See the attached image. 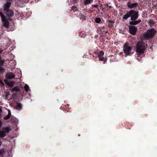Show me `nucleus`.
<instances>
[{"mask_svg":"<svg viewBox=\"0 0 157 157\" xmlns=\"http://www.w3.org/2000/svg\"><path fill=\"white\" fill-rule=\"evenodd\" d=\"M4 12L6 13V15L9 17H12L13 15V12L11 10H8Z\"/></svg>","mask_w":157,"mask_h":157,"instance_id":"nucleus-11","label":"nucleus"},{"mask_svg":"<svg viewBox=\"0 0 157 157\" xmlns=\"http://www.w3.org/2000/svg\"><path fill=\"white\" fill-rule=\"evenodd\" d=\"M111 8V6H109V8Z\"/></svg>","mask_w":157,"mask_h":157,"instance_id":"nucleus-33","label":"nucleus"},{"mask_svg":"<svg viewBox=\"0 0 157 157\" xmlns=\"http://www.w3.org/2000/svg\"><path fill=\"white\" fill-rule=\"evenodd\" d=\"M5 98L7 100H10L12 98L10 94L9 91H6L5 92Z\"/></svg>","mask_w":157,"mask_h":157,"instance_id":"nucleus-13","label":"nucleus"},{"mask_svg":"<svg viewBox=\"0 0 157 157\" xmlns=\"http://www.w3.org/2000/svg\"><path fill=\"white\" fill-rule=\"evenodd\" d=\"M11 3L8 2L6 3L4 5L3 9L4 11H5L6 10H9V9Z\"/></svg>","mask_w":157,"mask_h":157,"instance_id":"nucleus-12","label":"nucleus"},{"mask_svg":"<svg viewBox=\"0 0 157 157\" xmlns=\"http://www.w3.org/2000/svg\"><path fill=\"white\" fill-rule=\"evenodd\" d=\"M2 129L3 131L5 132V133H8L11 130V128L10 127H6L5 128H3Z\"/></svg>","mask_w":157,"mask_h":157,"instance_id":"nucleus-15","label":"nucleus"},{"mask_svg":"<svg viewBox=\"0 0 157 157\" xmlns=\"http://www.w3.org/2000/svg\"><path fill=\"white\" fill-rule=\"evenodd\" d=\"M7 110L8 111V114L7 116H5L4 117V120L8 119L10 118V117L11 116V114L10 110L8 109H7Z\"/></svg>","mask_w":157,"mask_h":157,"instance_id":"nucleus-14","label":"nucleus"},{"mask_svg":"<svg viewBox=\"0 0 157 157\" xmlns=\"http://www.w3.org/2000/svg\"><path fill=\"white\" fill-rule=\"evenodd\" d=\"M4 81L6 84H7L9 86L11 87H13L15 83V82L13 81L7 80L5 79L4 80Z\"/></svg>","mask_w":157,"mask_h":157,"instance_id":"nucleus-10","label":"nucleus"},{"mask_svg":"<svg viewBox=\"0 0 157 157\" xmlns=\"http://www.w3.org/2000/svg\"><path fill=\"white\" fill-rule=\"evenodd\" d=\"M147 47V45L142 41L138 42L136 45V52L140 56H144L145 49Z\"/></svg>","mask_w":157,"mask_h":157,"instance_id":"nucleus-2","label":"nucleus"},{"mask_svg":"<svg viewBox=\"0 0 157 157\" xmlns=\"http://www.w3.org/2000/svg\"><path fill=\"white\" fill-rule=\"evenodd\" d=\"M92 6L93 7H95V8H97L98 6V5H93Z\"/></svg>","mask_w":157,"mask_h":157,"instance_id":"nucleus-27","label":"nucleus"},{"mask_svg":"<svg viewBox=\"0 0 157 157\" xmlns=\"http://www.w3.org/2000/svg\"><path fill=\"white\" fill-rule=\"evenodd\" d=\"M4 152V150L2 149H1L0 150V155H2Z\"/></svg>","mask_w":157,"mask_h":157,"instance_id":"nucleus-24","label":"nucleus"},{"mask_svg":"<svg viewBox=\"0 0 157 157\" xmlns=\"http://www.w3.org/2000/svg\"><path fill=\"white\" fill-rule=\"evenodd\" d=\"M18 73H20V74H21V71H20V70H19V72H18Z\"/></svg>","mask_w":157,"mask_h":157,"instance_id":"nucleus-31","label":"nucleus"},{"mask_svg":"<svg viewBox=\"0 0 157 157\" xmlns=\"http://www.w3.org/2000/svg\"><path fill=\"white\" fill-rule=\"evenodd\" d=\"M2 122L1 121H0V128L1 127L2 125Z\"/></svg>","mask_w":157,"mask_h":157,"instance_id":"nucleus-30","label":"nucleus"},{"mask_svg":"<svg viewBox=\"0 0 157 157\" xmlns=\"http://www.w3.org/2000/svg\"><path fill=\"white\" fill-rule=\"evenodd\" d=\"M150 24L151 25L154 24V22L152 20H150L149 22Z\"/></svg>","mask_w":157,"mask_h":157,"instance_id":"nucleus-22","label":"nucleus"},{"mask_svg":"<svg viewBox=\"0 0 157 157\" xmlns=\"http://www.w3.org/2000/svg\"><path fill=\"white\" fill-rule=\"evenodd\" d=\"M129 30L130 33L135 34L137 30V28L134 26H129Z\"/></svg>","mask_w":157,"mask_h":157,"instance_id":"nucleus-7","label":"nucleus"},{"mask_svg":"<svg viewBox=\"0 0 157 157\" xmlns=\"http://www.w3.org/2000/svg\"><path fill=\"white\" fill-rule=\"evenodd\" d=\"M123 51L124 53L126 55H129L133 54L132 52V47L129 46L128 44L126 43L123 46Z\"/></svg>","mask_w":157,"mask_h":157,"instance_id":"nucleus-4","label":"nucleus"},{"mask_svg":"<svg viewBox=\"0 0 157 157\" xmlns=\"http://www.w3.org/2000/svg\"><path fill=\"white\" fill-rule=\"evenodd\" d=\"M139 17L138 12L134 10H131L127 12L126 14L123 17V19L127 20L128 18L131 17V20L132 21L130 22L131 25H136L141 22V20L136 21Z\"/></svg>","mask_w":157,"mask_h":157,"instance_id":"nucleus-1","label":"nucleus"},{"mask_svg":"<svg viewBox=\"0 0 157 157\" xmlns=\"http://www.w3.org/2000/svg\"><path fill=\"white\" fill-rule=\"evenodd\" d=\"M0 16L2 21L3 22V26L6 28H8L9 26V22L5 18L4 15L1 12H0Z\"/></svg>","mask_w":157,"mask_h":157,"instance_id":"nucleus-5","label":"nucleus"},{"mask_svg":"<svg viewBox=\"0 0 157 157\" xmlns=\"http://www.w3.org/2000/svg\"><path fill=\"white\" fill-rule=\"evenodd\" d=\"M127 5L128 8L132 9L135 8L137 6L138 4L137 2L132 3L130 2H128L127 3Z\"/></svg>","mask_w":157,"mask_h":157,"instance_id":"nucleus-8","label":"nucleus"},{"mask_svg":"<svg viewBox=\"0 0 157 157\" xmlns=\"http://www.w3.org/2000/svg\"><path fill=\"white\" fill-rule=\"evenodd\" d=\"M155 33V31L154 29H148L144 34V38L146 40L149 39L153 37Z\"/></svg>","mask_w":157,"mask_h":157,"instance_id":"nucleus-3","label":"nucleus"},{"mask_svg":"<svg viewBox=\"0 0 157 157\" xmlns=\"http://www.w3.org/2000/svg\"><path fill=\"white\" fill-rule=\"evenodd\" d=\"M85 17L84 16V18Z\"/></svg>","mask_w":157,"mask_h":157,"instance_id":"nucleus-34","label":"nucleus"},{"mask_svg":"<svg viewBox=\"0 0 157 157\" xmlns=\"http://www.w3.org/2000/svg\"><path fill=\"white\" fill-rule=\"evenodd\" d=\"M93 0H85L84 4L85 5L90 4L93 2Z\"/></svg>","mask_w":157,"mask_h":157,"instance_id":"nucleus-19","label":"nucleus"},{"mask_svg":"<svg viewBox=\"0 0 157 157\" xmlns=\"http://www.w3.org/2000/svg\"><path fill=\"white\" fill-rule=\"evenodd\" d=\"M6 135L5 132L3 130H0V137H3Z\"/></svg>","mask_w":157,"mask_h":157,"instance_id":"nucleus-18","label":"nucleus"},{"mask_svg":"<svg viewBox=\"0 0 157 157\" xmlns=\"http://www.w3.org/2000/svg\"><path fill=\"white\" fill-rule=\"evenodd\" d=\"M101 19L99 18H96L95 19V21L97 23H99L101 21Z\"/></svg>","mask_w":157,"mask_h":157,"instance_id":"nucleus-21","label":"nucleus"},{"mask_svg":"<svg viewBox=\"0 0 157 157\" xmlns=\"http://www.w3.org/2000/svg\"><path fill=\"white\" fill-rule=\"evenodd\" d=\"M20 89L18 87V86H15L11 90V91L12 92H13L15 91H19Z\"/></svg>","mask_w":157,"mask_h":157,"instance_id":"nucleus-17","label":"nucleus"},{"mask_svg":"<svg viewBox=\"0 0 157 157\" xmlns=\"http://www.w3.org/2000/svg\"><path fill=\"white\" fill-rule=\"evenodd\" d=\"M104 52L102 51H101L98 54V56L99 58V60L100 61H103L104 62H106L107 60V58H104L103 57V56L104 55Z\"/></svg>","mask_w":157,"mask_h":157,"instance_id":"nucleus-6","label":"nucleus"},{"mask_svg":"<svg viewBox=\"0 0 157 157\" xmlns=\"http://www.w3.org/2000/svg\"><path fill=\"white\" fill-rule=\"evenodd\" d=\"M71 8L72 9V10L74 11H75L76 10V6H73Z\"/></svg>","mask_w":157,"mask_h":157,"instance_id":"nucleus-23","label":"nucleus"},{"mask_svg":"<svg viewBox=\"0 0 157 157\" xmlns=\"http://www.w3.org/2000/svg\"><path fill=\"white\" fill-rule=\"evenodd\" d=\"M5 77L7 78L11 79L14 78L15 75L12 72H9L6 74Z\"/></svg>","mask_w":157,"mask_h":157,"instance_id":"nucleus-9","label":"nucleus"},{"mask_svg":"<svg viewBox=\"0 0 157 157\" xmlns=\"http://www.w3.org/2000/svg\"><path fill=\"white\" fill-rule=\"evenodd\" d=\"M137 59L139 60L140 61V59H141V58L139 56H138Z\"/></svg>","mask_w":157,"mask_h":157,"instance_id":"nucleus-29","label":"nucleus"},{"mask_svg":"<svg viewBox=\"0 0 157 157\" xmlns=\"http://www.w3.org/2000/svg\"><path fill=\"white\" fill-rule=\"evenodd\" d=\"M24 88L25 91L28 92L29 90H30L29 86L27 84L25 85Z\"/></svg>","mask_w":157,"mask_h":157,"instance_id":"nucleus-20","label":"nucleus"},{"mask_svg":"<svg viewBox=\"0 0 157 157\" xmlns=\"http://www.w3.org/2000/svg\"><path fill=\"white\" fill-rule=\"evenodd\" d=\"M109 23L110 25H112V24L114 23V22L113 21H109Z\"/></svg>","mask_w":157,"mask_h":157,"instance_id":"nucleus-25","label":"nucleus"},{"mask_svg":"<svg viewBox=\"0 0 157 157\" xmlns=\"http://www.w3.org/2000/svg\"><path fill=\"white\" fill-rule=\"evenodd\" d=\"M0 83H1L2 85H4V83L2 82V81L0 79Z\"/></svg>","mask_w":157,"mask_h":157,"instance_id":"nucleus-26","label":"nucleus"},{"mask_svg":"<svg viewBox=\"0 0 157 157\" xmlns=\"http://www.w3.org/2000/svg\"><path fill=\"white\" fill-rule=\"evenodd\" d=\"M2 114V111L1 108H0V117Z\"/></svg>","mask_w":157,"mask_h":157,"instance_id":"nucleus-28","label":"nucleus"},{"mask_svg":"<svg viewBox=\"0 0 157 157\" xmlns=\"http://www.w3.org/2000/svg\"><path fill=\"white\" fill-rule=\"evenodd\" d=\"M107 7H108V6H108V4H107Z\"/></svg>","mask_w":157,"mask_h":157,"instance_id":"nucleus-32","label":"nucleus"},{"mask_svg":"<svg viewBox=\"0 0 157 157\" xmlns=\"http://www.w3.org/2000/svg\"><path fill=\"white\" fill-rule=\"evenodd\" d=\"M21 105L20 103H17L15 105L14 108L17 110H20L21 108Z\"/></svg>","mask_w":157,"mask_h":157,"instance_id":"nucleus-16","label":"nucleus"}]
</instances>
